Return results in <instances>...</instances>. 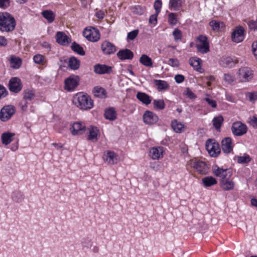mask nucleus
<instances>
[{"label": "nucleus", "instance_id": "1", "mask_svg": "<svg viewBox=\"0 0 257 257\" xmlns=\"http://www.w3.org/2000/svg\"><path fill=\"white\" fill-rule=\"evenodd\" d=\"M72 102L78 108L82 110H88L93 107V101L87 94L83 92L77 93L73 96Z\"/></svg>", "mask_w": 257, "mask_h": 257}, {"label": "nucleus", "instance_id": "2", "mask_svg": "<svg viewBox=\"0 0 257 257\" xmlns=\"http://www.w3.org/2000/svg\"><path fill=\"white\" fill-rule=\"evenodd\" d=\"M15 18L8 13H0V31L10 32L16 27Z\"/></svg>", "mask_w": 257, "mask_h": 257}, {"label": "nucleus", "instance_id": "3", "mask_svg": "<svg viewBox=\"0 0 257 257\" xmlns=\"http://www.w3.org/2000/svg\"><path fill=\"white\" fill-rule=\"evenodd\" d=\"M253 76V71L248 67L240 68L236 73L237 79L241 83L250 81L252 79Z\"/></svg>", "mask_w": 257, "mask_h": 257}, {"label": "nucleus", "instance_id": "4", "mask_svg": "<svg viewBox=\"0 0 257 257\" xmlns=\"http://www.w3.org/2000/svg\"><path fill=\"white\" fill-rule=\"evenodd\" d=\"M36 96L35 91L32 89H27L23 91V99L20 102V106L23 111H26L29 101L33 100Z\"/></svg>", "mask_w": 257, "mask_h": 257}, {"label": "nucleus", "instance_id": "5", "mask_svg": "<svg viewBox=\"0 0 257 257\" xmlns=\"http://www.w3.org/2000/svg\"><path fill=\"white\" fill-rule=\"evenodd\" d=\"M198 52L205 54L210 51L208 39L206 36L200 35L197 38V44L196 45Z\"/></svg>", "mask_w": 257, "mask_h": 257}, {"label": "nucleus", "instance_id": "6", "mask_svg": "<svg viewBox=\"0 0 257 257\" xmlns=\"http://www.w3.org/2000/svg\"><path fill=\"white\" fill-rule=\"evenodd\" d=\"M83 36L89 41L95 42L100 39V35L98 29L94 27H88L83 31Z\"/></svg>", "mask_w": 257, "mask_h": 257}, {"label": "nucleus", "instance_id": "7", "mask_svg": "<svg viewBox=\"0 0 257 257\" xmlns=\"http://www.w3.org/2000/svg\"><path fill=\"white\" fill-rule=\"evenodd\" d=\"M191 168L194 169L198 173L203 175L208 172V168L205 162L196 159L191 160L189 163Z\"/></svg>", "mask_w": 257, "mask_h": 257}, {"label": "nucleus", "instance_id": "8", "mask_svg": "<svg viewBox=\"0 0 257 257\" xmlns=\"http://www.w3.org/2000/svg\"><path fill=\"white\" fill-rule=\"evenodd\" d=\"M212 172L215 176L220 178V180L227 178H230L232 175V172L231 170L227 168L223 169L216 165L213 166Z\"/></svg>", "mask_w": 257, "mask_h": 257}, {"label": "nucleus", "instance_id": "9", "mask_svg": "<svg viewBox=\"0 0 257 257\" xmlns=\"http://www.w3.org/2000/svg\"><path fill=\"white\" fill-rule=\"evenodd\" d=\"M231 130L234 136H242L246 133L247 127L246 124L237 121L232 123Z\"/></svg>", "mask_w": 257, "mask_h": 257}, {"label": "nucleus", "instance_id": "10", "mask_svg": "<svg viewBox=\"0 0 257 257\" xmlns=\"http://www.w3.org/2000/svg\"><path fill=\"white\" fill-rule=\"evenodd\" d=\"M206 149L210 156L217 157L220 153V149L217 143L208 140L206 143Z\"/></svg>", "mask_w": 257, "mask_h": 257}, {"label": "nucleus", "instance_id": "11", "mask_svg": "<svg viewBox=\"0 0 257 257\" xmlns=\"http://www.w3.org/2000/svg\"><path fill=\"white\" fill-rule=\"evenodd\" d=\"M79 81L78 76H70L65 80V89L68 91H73L78 86Z\"/></svg>", "mask_w": 257, "mask_h": 257}, {"label": "nucleus", "instance_id": "12", "mask_svg": "<svg viewBox=\"0 0 257 257\" xmlns=\"http://www.w3.org/2000/svg\"><path fill=\"white\" fill-rule=\"evenodd\" d=\"M15 113L14 107L8 105L4 107L0 112V119L5 121L10 119Z\"/></svg>", "mask_w": 257, "mask_h": 257}, {"label": "nucleus", "instance_id": "13", "mask_svg": "<svg viewBox=\"0 0 257 257\" xmlns=\"http://www.w3.org/2000/svg\"><path fill=\"white\" fill-rule=\"evenodd\" d=\"M238 62V61L237 59L228 56H223L219 61L221 66L229 68L233 67Z\"/></svg>", "mask_w": 257, "mask_h": 257}, {"label": "nucleus", "instance_id": "14", "mask_svg": "<svg viewBox=\"0 0 257 257\" xmlns=\"http://www.w3.org/2000/svg\"><path fill=\"white\" fill-rule=\"evenodd\" d=\"M231 38L233 42L239 43L244 39V30L242 27H237L232 32Z\"/></svg>", "mask_w": 257, "mask_h": 257}, {"label": "nucleus", "instance_id": "15", "mask_svg": "<svg viewBox=\"0 0 257 257\" xmlns=\"http://www.w3.org/2000/svg\"><path fill=\"white\" fill-rule=\"evenodd\" d=\"M103 158L105 162L111 165L116 164L118 161V156L111 151L104 152Z\"/></svg>", "mask_w": 257, "mask_h": 257}, {"label": "nucleus", "instance_id": "16", "mask_svg": "<svg viewBox=\"0 0 257 257\" xmlns=\"http://www.w3.org/2000/svg\"><path fill=\"white\" fill-rule=\"evenodd\" d=\"M233 146L232 139L230 137H226L221 141V148L225 154L230 153L233 150Z\"/></svg>", "mask_w": 257, "mask_h": 257}, {"label": "nucleus", "instance_id": "17", "mask_svg": "<svg viewBox=\"0 0 257 257\" xmlns=\"http://www.w3.org/2000/svg\"><path fill=\"white\" fill-rule=\"evenodd\" d=\"M9 89L15 93L20 92L22 89V85L20 79L14 77L11 79L9 82Z\"/></svg>", "mask_w": 257, "mask_h": 257}, {"label": "nucleus", "instance_id": "18", "mask_svg": "<svg viewBox=\"0 0 257 257\" xmlns=\"http://www.w3.org/2000/svg\"><path fill=\"white\" fill-rule=\"evenodd\" d=\"M85 125L83 122H74L70 127L72 134L74 136L82 135L85 130Z\"/></svg>", "mask_w": 257, "mask_h": 257}, {"label": "nucleus", "instance_id": "19", "mask_svg": "<svg viewBox=\"0 0 257 257\" xmlns=\"http://www.w3.org/2000/svg\"><path fill=\"white\" fill-rule=\"evenodd\" d=\"M164 150L162 147H153L150 150L149 155L153 160H159L163 157Z\"/></svg>", "mask_w": 257, "mask_h": 257}, {"label": "nucleus", "instance_id": "20", "mask_svg": "<svg viewBox=\"0 0 257 257\" xmlns=\"http://www.w3.org/2000/svg\"><path fill=\"white\" fill-rule=\"evenodd\" d=\"M143 119L145 123L152 124L158 121V117L154 113L150 111H146L144 114Z\"/></svg>", "mask_w": 257, "mask_h": 257}, {"label": "nucleus", "instance_id": "21", "mask_svg": "<svg viewBox=\"0 0 257 257\" xmlns=\"http://www.w3.org/2000/svg\"><path fill=\"white\" fill-rule=\"evenodd\" d=\"M57 42L63 46L68 45L71 42V39L64 32H58L56 35Z\"/></svg>", "mask_w": 257, "mask_h": 257}, {"label": "nucleus", "instance_id": "22", "mask_svg": "<svg viewBox=\"0 0 257 257\" xmlns=\"http://www.w3.org/2000/svg\"><path fill=\"white\" fill-rule=\"evenodd\" d=\"M230 178H227L220 180V186L224 191H230L233 189L235 183Z\"/></svg>", "mask_w": 257, "mask_h": 257}, {"label": "nucleus", "instance_id": "23", "mask_svg": "<svg viewBox=\"0 0 257 257\" xmlns=\"http://www.w3.org/2000/svg\"><path fill=\"white\" fill-rule=\"evenodd\" d=\"M101 50L104 53L110 55L115 52L116 48L111 43L105 41L101 44Z\"/></svg>", "mask_w": 257, "mask_h": 257}, {"label": "nucleus", "instance_id": "24", "mask_svg": "<svg viewBox=\"0 0 257 257\" xmlns=\"http://www.w3.org/2000/svg\"><path fill=\"white\" fill-rule=\"evenodd\" d=\"M117 56L121 60H131L134 57V54L130 50L125 49L119 51Z\"/></svg>", "mask_w": 257, "mask_h": 257}, {"label": "nucleus", "instance_id": "25", "mask_svg": "<svg viewBox=\"0 0 257 257\" xmlns=\"http://www.w3.org/2000/svg\"><path fill=\"white\" fill-rule=\"evenodd\" d=\"M111 67L105 65L97 64L94 67V71L99 74H108L111 72Z\"/></svg>", "mask_w": 257, "mask_h": 257}, {"label": "nucleus", "instance_id": "26", "mask_svg": "<svg viewBox=\"0 0 257 257\" xmlns=\"http://www.w3.org/2000/svg\"><path fill=\"white\" fill-rule=\"evenodd\" d=\"M136 96L140 101L145 105H149L151 102V97L145 93L139 92L137 94Z\"/></svg>", "mask_w": 257, "mask_h": 257}, {"label": "nucleus", "instance_id": "27", "mask_svg": "<svg viewBox=\"0 0 257 257\" xmlns=\"http://www.w3.org/2000/svg\"><path fill=\"white\" fill-rule=\"evenodd\" d=\"M171 126L173 130L177 133H181L185 130V125L182 122L176 119L172 121Z\"/></svg>", "mask_w": 257, "mask_h": 257}, {"label": "nucleus", "instance_id": "28", "mask_svg": "<svg viewBox=\"0 0 257 257\" xmlns=\"http://www.w3.org/2000/svg\"><path fill=\"white\" fill-rule=\"evenodd\" d=\"M92 92L95 97L104 98L106 97V92L105 90L100 86H95L94 87Z\"/></svg>", "mask_w": 257, "mask_h": 257}, {"label": "nucleus", "instance_id": "29", "mask_svg": "<svg viewBox=\"0 0 257 257\" xmlns=\"http://www.w3.org/2000/svg\"><path fill=\"white\" fill-rule=\"evenodd\" d=\"M203 185L205 187H211L217 183L216 179L212 176H207L202 179Z\"/></svg>", "mask_w": 257, "mask_h": 257}, {"label": "nucleus", "instance_id": "30", "mask_svg": "<svg viewBox=\"0 0 257 257\" xmlns=\"http://www.w3.org/2000/svg\"><path fill=\"white\" fill-rule=\"evenodd\" d=\"M15 134L12 133L6 132L2 135V143L5 145H8L13 141V138Z\"/></svg>", "mask_w": 257, "mask_h": 257}, {"label": "nucleus", "instance_id": "31", "mask_svg": "<svg viewBox=\"0 0 257 257\" xmlns=\"http://www.w3.org/2000/svg\"><path fill=\"white\" fill-rule=\"evenodd\" d=\"M182 3V0H170L169 8L171 10L177 11L181 7Z\"/></svg>", "mask_w": 257, "mask_h": 257}, {"label": "nucleus", "instance_id": "32", "mask_svg": "<svg viewBox=\"0 0 257 257\" xmlns=\"http://www.w3.org/2000/svg\"><path fill=\"white\" fill-rule=\"evenodd\" d=\"M98 130L96 127H91L89 129V135H88L87 139L92 142H96L98 140L97 135Z\"/></svg>", "mask_w": 257, "mask_h": 257}, {"label": "nucleus", "instance_id": "33", "mask_svg": "<svg viewBox=\"0 0 257 257\" xmlns=\"http://www.w3.org/2000/svg\"><path fill=\"white\" fill-rule=\"evenodd\" d=\"M104 117L110 120H114L116 118V112L113 108L106 109L105 111Z\"/></svg>", "mask_w": 257, "mask_h": 257}, {"label": "nucleus", "instance_id": "34", "mask_svg": "<svg viewBox=\"0 0 257 257\" xmlns=\"http://www.w3.org/2000/svg\"><path fill=\"white\" fill-rule=\"evenodd\" d=\"M42 15L50 23H52L55 20V15L52 11L45 10L42 12Z\"/></svg>", "mask_w": 257, "mask_h": 257}, {"label": "nucleus", "instance_id": "35", "mask_svg": "<svg viewBox=\"0 0 257 257\" xmlns=\"http://www.w3.org/2000/svg\"><path fill=\"white\" fill-rule=\"evenodd\" d=\"M154 82L155 85L157 86V89L159 91L167 90L169 87L168 84L165 81L155 80Z\"/></svg>", "mask_w": 257, "mask_h": 257}, {"label": "nucleus", "instance_id": "36", "mask_svg": "<svg viewBox=\"0 0 257 257\" xmlns=\"http://www.w3.org/2000/svg\"><path fill=\"white\" fill-rule=\"evenodd\" d=\"M80 65V61L75 57H71L69 59L68 66L73 70L78 69Z\"/></svg>", "mask_w": 257, "mask_h": 257}, {"label": "nucleus", "instance_id": "37", "mask_svg": "<svg viewBox=\"0 0 257 257\" xmlns=\"http://www.w3.org/2000/svg\"><path fill=\"white\" fill-rule=\"evenodd\" d=\"M140 62L143 65L147 67H152L153 65L151 58L145 54L142 55L140 57Z\"/></svg>", "mask_w": 257, "mask_h": 257}, {"label": "nucleus", "instance_id": "38", "mask_svg": "<svg viewBox=\"0 0 257 257\" xmlns=\"http://www.w3.org/2000/svg\"><path fill=\"white\" fill-rule=\"evenodd\" d=\"M12 198L17 202H21L24 199V195L20 191H16L13 193Z\"/></svg>", "mask_w": 257, "mask_h": 257}, {"label": "nucleus", "instance_id": "39", "mask_svg": "<svg viewBox=\"0 0 257 257\" xmlns=\"http://www.w3.org/2000/svg\"><path fill=\"white\" fill-rule=\"evenodd\" d=\"M201 60L197 57H192L189 59V64L195 69L198 70L200 68Z\"/></svg>", "mask_w": 257, "mask_h": 257}, {"label": "nucleus", "instance_id": "40", "mask_svg": "<svg viewBox=\"0 0 257 257\" xmlns=\"http://www.w3.org/2000/svg\"><path fill=\"white\" fill-rule=\"evenodd\" d=\"M223 121V118L221 115L214 117L212 120V123L214 127L218 130L219 129L221 126L222 123Z\"/></svg>", "mask_w": 257, "mask_h": 257}, {"label": "nucleus", "instance_id": "41", "mask_svg": "<svg viewBox=\"0 0 257 257\" xmlns=\"http://www.w3.org/2000/svg\"><path fill=\"white\" fill-rule=\"evenodd\" d=\"M71 49L75 52H76L78 54L83 56L85 55V52L83 50L82 47H81L79 45L77 44L75 42L72 43L71 46Z\"/></svg>", "mask_w": 257, "mask_h": 257}, {"label": "nucleus", "instance_id": "42", "mask_svg": "<svg viewBox=\"0 0 257 257\" xmlns=\"http://www.w3.org/2000/svg\"><path fill=\"white\" fill-rule=\"evenodd\" d=\"M154 107L156 109L162 110L165 107L164 101L163 99H155L153 102Z\"/></svg>", "mask_w": 257, "mask_h": 257}, {"label": "nucleus", "instance_id": "43", "mask_svg": "<svg viewBox=\"0 0 257 257\" xmlns=\"http://www.w3.org/2000/svg\"><path fill=\"white\" fill-rule=\"evenodd\" d=\"M209 25L213 31H218L224 26L223 23L218 21L213 20L210 22Z\"/></svg>", "mask_w": 257, "mask_h": 257}, {"label": "nucleus", "instance_id": "44", "mask_svg": "<svg viewBox=\"0 0 257 257\" xmlns=\"http://www.w3.org/2000/svg\"><path fill=\"white\" fill-rule=\"evenodd\" d=\"M224 81L228 84H232L235 81V78L233 75L230 73H225L223 75Z\"/></svg>", "mask_w": 257, "mask_h": 257}, {"label": "nucleus", "instance_id": "45", "mask_svg": "<svg viewBox=\"0 0 257 257\" xmlns=\"http://www.w3.org/2000/svg\"><path fill=\"white\" fill-rule=\"evenodd\" d=\"M131 12L135 15H141L144 14L145 9L140 6H135L131 8Z\"/></svg>", "mask_w": 257, "mask_h": 257}, {"label": "nucleus", "instance_id": "46", "mask_svg": "<svg viewBox=\"0 0 257 257\" xmlns=\"http://www.w3.org/2000/svg\"><path fill=\"white\" fill-rule=\"evenodd\" d=\"M33 60L37 64H44L45 62V58L44 56L38 54L34 56Z\"/></svg>", "mask_w": 257, "mask_h": 257}, {"label": "nucleus", "instance_id": "47", "mask_svg": "<svg viewBox=\"0 0 257 257\" xmlns=\"http://www.w3.org/2000/svg\"><path fill=\"white\" fill-rule=\"evenodd\" d=\"M11 64L12 67L14 68H19L21 64V60L20 59L16 58V57H12Z\"/></svg>", "mask_w": 257, "mask_h": 257}, {"label": "nucleus", "instance_id": "48", "mask_svg": "<svg viewBox=\"0 0 257 257\" xmlns=\"http://www.w3.org/2000/svg\"><path fill=\"white\" fill-rule=\"evenodd\" d=\"M168 21L170 25H175L177 22V15L173 13H170L168 15Z\"/></svg>", "mask_w": 257, "mask_h": 257}, {"label": "nucleus", "instance_id": "49", "mask_svg": "<svg viewBox=\"0 0 257 257\" xmlns=\"http://www.w3.org/2000/svg\"><path fill=\"white\" fill-rule=\"evenodd\" d=\"M168 64L173 67H178L180 65V63L176 58H170L168 60Z\"/></svg>", "mask_w": 257, "mask_h": 257}, {"label": "nucleus", "instance_id": "50", "mask_svg": "<svg viewBox=\"0 0 257 257\" xmlns=\"http://www.w3.org/2000/svg\"><path fill=\"white\" fill-rule=\"evenodd\" d=\"M173 35L176 41H178L182 38V35L181 31L178 29H175L173 32Z\"/></svg>", "mask_w": 257, "mask_h": 257}, {"label": "nucleus", "instance_id": "51", "mask_svg": "<svg viewBox=\"0 0 257 257\" xmlns=\"http://www.w3.org/2000/svg\"><path fill=\"white\" fill-rule=\"evenodd\" d=\"M184 94L190 99H193L196 98V95L189 88H186Z\"/></svg>", "mask_w": 257, "mask_h": 257}, {"label": "nucleus", "instance_id": "52", "mask_svg": "<svg viewBox=\"0 0 257 257\" xmlns=\"http://www.w3.org/2000/svg\"><path fill=\"white\" fill-rule=\"evenodd\" d=\"M139 34L138 30H135L133 31L129 32L127 34V39L129 40H134Z\"/></svg>", "mask_w": 257, "mask_h": 257}, {"label": "nucleus", "instance_id": "53", "mask_svg": "<svg viewBox=\"0 0 257 257\" xmlns=\"http://www.w3.org/2000/svg\"><path fill=\"white\" fill-rule=\"evenodd\" d=\"M204 100L207 102V103L210 105L212 108H216L217 106L216 101L211 98L209 95H207V97L204 98Z\"/></svg>", "mask_w": 257, "mask_h": 257}, {"label": "nucleus", "instance_id": "54", "mask_svg": "<svg viewBox=\"0 0 257 257\" xmlns=\"http://www.w3.org/2000/svg\"><path fill=\"white\" fill-rule=\"evenodd\" d=\"M250 161V158L249 156H243L238 157L237 158V162L239 163H247Z\"/></svg>", "mask_w": 257, "mask_h": 257}, {"label": "nucleus", "instance_id": "55", "mask_svg": "<svg viewBox=\"0 0 257 257\" xmlns=\"http://www.w3.org/2000/svg\"><path fill=\"white\" fill-rule=\"evenodd\" d=\"M154 7L156 11V13L157 14H159L162 8V2L160 0L155 1L154 4Z\"/></svg>", "mask_w": 257, "mask_h": 257}, {"label": "nucleus", "instance_id": "56", "mask_svg": "<svg viewBox=\"0 0 257 257\" xmlns=\"http://www.w3.org/2000/svg\"><path fill=\"white\" fill-rule=\"evenodd\" d=\"M248 26L250 29L253 31L257 30V21L250 20L248 22Z\"/></svg>", "mask_w": 257, "mask_h": 257}, {"label": "nucleus", "instance_id": "57", "mask_svg": "<svg viewBox=\"0 0 257 257\" xmlns=\"http://www.w3.org/2000/svg\"><path fill=\"white\" fill-rule=\"evenodd\" d=\"M10 6L9 0H0V8L6 9Z\"/></svg>", "mask_w": 257, "mask_h": 257}, {"label": "nucleus", "instance_id": "58", "mask_svg": "<svg viewBox=\"0 0 257 257\" xmlns=\"http://www.w3.org/2000/svg\"><path fill=\"white\" fill-rule=\"evenodd\" d=\"M185 77L184 76L181 74H177L175 76V81L177 83H180L184 81Z\"/></svg>", "mask_w": 257, "mask_h": 257}, {"label": "nucleus", "instance_id": "59", "mask_svg": "<svg viewBox=\"0 0 257 257\" xmlns=\"http://www.w3.org/2000/svg\"><path fill=\"white\" fill-rule=\"evenodd\" d=\"M7 95L6 89L2 85H0V98L5 97Z\"/></svg>", "mask_w": 257, "mask_h": 257}, {"label": "nucleus", "instance_id": "60", "mask_svg": "<svg viewBox=\"0 0 257 257\" xmlns=\"http://www.w3.org/2000/svg\"><path fill=\"white\" fill-rule=\"evenodd\" d=\"M248 95L249 99L251 101H254L257 100V92L249 93Z\"/></svg>", "mask_w": 257, "mask_h": 257}, {"label": "nucleus", "instance_id": "61", "mask_svg": "<svg viewBox=\"0 0 257 257\" xmlns=\"http://www.w3.org/2000/svg\"><path fill=\"white\" fill-rule=\"evenodd\" d=\"M250 124L253 127H257V117L255 116H253L250 118L249 121Z\"/></svg>", "mask_w": 257, "mask_h": 257}, {"label": "nucleus", "instance_id": "62", "mask_svg": "<svg viewBox=\"0 0 257 257\" xmlns=\"http://www.w3.org/2000/svg\"><path fill=\"white\" fill-rule=\"evenodd\" d=\"M158 14L156 13L154 15H152L150 16L149 19V22L151 24H156L157 23V18Z\"/></svg>", "mask_w": 257, "mask_h": 257}, {"label": "nucleus", "instance_id": "63", "mask_svg": "<svg viewBox=\"0 0 257 257\" xmlns=\"http://www.w3.org/2000/svg\"><path fill=\"white\" fill-rule=\"evenodd\" d=\"M8 44L7 40L4 36H0V47L6 46Z\"/></svg>", "mask_w": 257, "mask_h": 257}, {"label": "nucleus", "instance_id": "64", "mask_svg": "<svg viewBox=\"0 0 257 257\" xmlns=\"http://www.w3.org/2000/svg\"><path fill=\"white\" fill-rule=\"evenodd\" d=\"M252 52L257 60V42L253 43L252 45Z\"/></svg>", "mask_w": 257, "mask_h": 257}]
</instances>
